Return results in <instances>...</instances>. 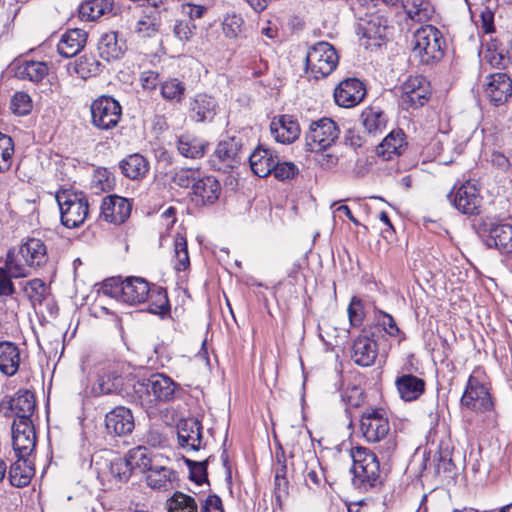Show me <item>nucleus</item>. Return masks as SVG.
I'll list each match as a JSON object with an SVG mask.
<instances>
[{
	"mask_svg": "<svg viewBox=\"0 0 512 512\" xmlns=\"http://www.w3.org/2000/svg\"><path fill=\"white\" fill-rule=\"evenodd\" d=\"M360 429L368 442L377 443L376 452L382 460L388 461L393 456L397 443L390 434V424L387 413L382 408H366L360 420Z\"/></svg>",
	"mask_w": 512,
	"mask_h": 512,
	"instance_id": "f257e3e1",
	"label": "nucleus"
},
{
	"mask_svg": "<svg viewBox=\"0 0 512 512\" xmlns=\"http://www.w3.org/2000/svg\"><path fill=\"white\" fill-rule=\"evenodd\" d=\"M460 404L462 408L482 416L487 426L496 425L497 414L489 388L475 374L469 376Z\"/></svg>",
	"mask_w": 512,
	"mask_h": 512,
	"instance_id": "f03ea898",
	"label": "nucleus"
},
{
	"mask_svg": "<svg viewBox=\"0 0 512 512\" xmlns=\"http://www.w3.org/2000/svg\"><path fill=\"white\" fill-rule=\"evenodd\" d=\"M101 290L104 295L134 305L148 299L151 284L142 277L130 276L123 279L121 276H115L105 279Z\"/></svg>",
	"mask_w": 512,
	"mask_h": 512,
	"instance_id": "7ed1b4c3",
	"label": "nucleus"
},
{
	"mask_svg": "<svg viewBox=\"0 0 512 512\" xmlns=\"http://www.w3.org/2000/svg\"><path fill=\"white\" fill-rule=\"evenodd\" d=\"M7 258L13 275L29 277L33 270L47 263V247L41 239L29 238L19 247L17 254L9 251Z\"/></svg>",
	"mask_w": 512,
	"mask_h": 512,
	"instance_id": "20e7f679",
	"label": "nucleus"
},
{
	"mask_svg": "<svg viewBox=\"0 0 512 512\" xmlns=\"http://www.w3.org/2000/svg\"><path fill=\"white\" fill-rule=\"evenodd\" d=\"M56 201L60 209L61 223L66 228H78L84 224L89 215V202L85 193L61 190L56 193Z\"/></svg>",
	"mask_w": 512,
	"mask_h": 512,
	"instance_id": "39448f33",
	"label": "nucleus"
},
{
	"mask_svg": "<svg viewBox=\"0 0 512 512\" xmlns=\"http://www.w3.org/2000/svg\"><path fill=\"white\" fill-rule=\"evenodd\" d=\"M379 454L375 451H369L364 447H356L352 450L353 483L360 489L367 490L380 483V463Z\"/></svg>",
	"mask_w": 512,
	"mask_h": 512,
	"instance_id": "423d86ee",
	"label": "nucleus"
},
{
	"mask_svg": "<svg viewBox=\"0 0 512 512\" xmlns=\"http://www.w3.org/2000/svg\"><path fill=\"white\" fill-rule=\"evenodd\" d=\"M444 44L442 33L435 26L425 25L414 33L412 52L422 64L429 65L442 59Z\"/></svg>",
	"mask_w": 512,
	"mask_h": 512,
	"instance_id": "0eeeda50",
	"label": "nucleus"
},
{
	"mask_svg": "<svg viewBox=\"0 0 512 512\" xmlns=\"http://www.w3.org/2000/svg\"><path fill=\"white\" fill-rule=\"evenodd\" d=\"M338 62L335 48L328 42H318L307 51L305 73L309 79H324L336 69Z\"/></svg>",
	"mask_w": 512,
	"mask_h": 512,
	"instance_id": "6e6552de",
	"label": "nucleus"
},
{
	"mask_svg": "<svg viewBox=\"0 0 512 512\" xmlns=\"http://www.w3.org/2000/svg\"><path fill=\"white\" fill-rule=\"evenodd\" d=\"M474 228L486 247L503 254L512 252V225L486 218L475 224Z\"/></svg>",
	"mask_w": 512,
	"mask_h": 512,
	"instance_id": "1a4fd4ad",
	"label": "nucleus"
},
{
	"mask_svg": "<svg viewBox=\"0 0 512 512\" xmlns=\"http://www.w3.org/2000/svg\"><path fill=\"white\" fill-rule=\"evenodd\" d=\"M178 388L170 377L155 373L148 378H143L137 382L136 393L140 398L146 396V401L150 406H155L159 402H169L175 398Z\"/></svg>",
	"mask_w": 512,
	"mask_h": 512,
	"instance_id": "9d476101",
	"label": "nucleus"
},
{
	"mask_svg": "<svg viewBox=\"0 0 512 512\" xmlns=\"http://www.w3.org/2000/svg\"><path fill=\"white\" fill-rule=\"evenodd\" d=\"M339 135L340 129L331 118L323 117L313 121L305 134L306 149L310 152L326 150L335 143Z\"/></svg>",
	"mask_w": 512,
	"mask_h": 512,
	"instance_id": "9b49d317",
	"label": "nucleus"
},
{
	"mask_svg": "<svg viewBox=\"0 0 512 512\" xmlns=\"http://www.w3.org/2000/svg\"><path fill=\"white\" fill-rule=\"evenodd\" d=\"M91 123L100 130H110L117 126L122 116V107L110 96L95 99L90 107Z\"/></svg>",
	"mask_w": 512,
	"mask_h": 512,
	"instance_id": "f8f14e48",
	"label": "nucleus"
},
{
	"mask_svg": "<svg viewBox=\"0 0 512 512\" xmlns=\"http://www.w3.org/2000/svg\"><path fill=\"white\" fill-rule=\"evenodd\" d=\"M450 203L462 214L477 215L480 213L482 196L476 184L467 181L454 187L447 195Z\"/></svg>",
	"mask_w": 512,
	"mask_h": 512,
	"instance_id": "ddd939ff",
	"label": "nucleus"
},
{
	"mask_svg": "<svg viewBox=\"0 0 512 512\" xmlns=\"http://www.w3.org/2000/svg\"><path fill=\"white\" fill-rule=\"evenodd\" d=\"M123 386L119 365L113 361H104L97 366V379L92 387L95 396L118 393Z\"/></svg>",
	"mask_w": 512,
	"mask_h": 512,
	"instance_id": "4468645a",
	"label": "nucleus"
},
{
	"mask_svg": "<svg viewBox=\"0 0 512 512\" xmlns=\"http://www.w3.org/2000/svg\"><path fill=\"white\" fill-rule=\"evenodd\" d=\"M483 92L494 106H501L512 97V79L505 72L491 73L484 77Z\"/></svg>",
	"mask_w": 512,
	"mask_h": 512,
	"instance_id": "2eb2a0df",
	"label": "nucleus"
},
{
	"mask_svg": "<svg viewBox=\"0 0 512 512\" xmlns=\"http://www.w3.org/2000/svg\"><path fill=\"white\" fill-rule=\"evenodd\" d=\"M400 89L402 104L407 109L422 107L431 95L430 83L421 75L409 76Z\"/></svg>",
	"mask_w": 512,
	"mask_h": 512,
	"instance_id": "dca6fc26",
	"label": "nucleus"
},
{
	"mask_svg": "<svg viewBox=\"0 0 512 512\" xmlns=\"http://www.w3.org/2000/svg\"><path fill=\"white\" fill-rule=\"evenodd\" d=\"M11 433L15 456L29 457L36 447V432L33 422L13 421Z\"/></svg>",
	"mask_w": 512,
	"mask_h": 512,
	"instance_id": "f3484780",
	"label": "nucleus"
},
{
	"mask_svg": "<svg viewBox=\"0 0 512 512\" xmlns=\"http://www.w3.org/2000/svg\"><path fill=\"white\" fill-rule=\"evenodd\" d=\"M214 156L219 161L218 170L226 172L237 167L243 157L242 140L237 137H229L220 141L215 149Z\"/></svg>",
	"mask_w": 512,
	"mask_h": 512,
	"instance_id": "a211bd4d",
	"label": "nucleus"
},
{
	"mask_svg": "<svg viewBox=\"0 0 512 512\" xmlns=\"http://www.w3.org/2000/svg\"><path fill=\"white\" fill-rule=\"evenodd\" d=\"M36 401L33 393L28 390L19 391L13 397L4 399L1 408L10 410L15 416L14 421L32 422L31 416L34 413Z\"/></svg>",
	"mask_w": 512,
	"mask_h": 512,
	"instance_id": "6ab92c4d",
	"label": "nucleus"
},
{
	"mask_svg": "<svg viewBox=\"0 0 512 512\" xmlns=\"http://www.w3.org/2000/svg\"><path fill=\"white\" fill-rule=\"evenodd\" d=\"M366 95L364 84L357 78H347L341 81L334 90L337 105L350 108L359 104Z\"/></svg>",
	"mask_w": 512,
	"mask_h": 512,
	"instance_id": "aec40b11",
	"label": "nucleus"
},
{
	"mask_svg": "<svg viewBox=\"0 0 512 512\" xmlns=\"http://www.w3.org/2000/svg\"><path fill=\"white\" fill-rule=\"evenodd\" d=\"M132 204L128 199L118 196H106L101 204L100 216L107 222L122 224L130 216Z\"/></svg>",
	"mask_w": 512,
	"mask_h": 512,
	"instance_id": "412c9836",
	"label": "nucleus"
},
{
	"mask_svg": "<svg viewBox=\"0 0 512 512\" xmlns=\"http://www.w3.org/2000/svg\"><path fill=\"white\" fill-rule=\"evenodd\" d=\"M134 427V416L131 410L124 406L115 407L105 416V428L110 435L126 436L132 433Z\"/></svg>",
	"mask_w": 512,
	"mask_h": 512,
	"instance_id": "4be33fe9",
	"label": "nucleus"
},
{
	"mask_svg": "<svg viewBox=\"0 0 512 512\" xmlns=\"http://www.w3.org/2000/svg\"><path fill=\"white\" fill-rule=\"evenodd\" d=\"M218 103L208 94H196L189 103V117L196 123L211 122L217 114Z\"/></svg>",
	"mask_w": 512,
	"mask_h": 512,
	"instance_id": "5701e85b",
	"label": "nucleus"
},
{
	"mask_svg": "<svg viewBox=\"0 0 512 512\" xmlns=\"http://www.w3.org/2000/svg\"><path fill=\"white\" fill-rule=\"evenodd\" d=\"M378 356L377 342L368 335L358 336L351 348V359L362 367H369L375 363Z\"/></svg>",
	"mask_w": 512,
	"mask_h": 512,
	"instance_id": "b1692460",
	"label": "nucleus"
},
{
	"mask_svg": "<svg viewBox=\"0 0 512 512\" xmlns=\"http://www.w3.org/2000/svg\"><path fill=\"white\" fill-rule=\"evenodd\" d=\"M178 443L182 448L198 451L202 447V425L199 420H182L177 426Z\"/></svg>",
	"mask_w": 512,
	"mask_h": 512,
	"instance_id": "393cba45",
	"label": "nucleus"
},
{
	"mask_svg": "<svg viewBox=\"0 0 512 512\" xmlns=\"http://www.w3.org/2000/svg\"><path fill=\"white\" fill-rule=\"evenodd\" d=\"M220 192L219 181L213 176H206L199 178L192 185V200L197 205H212L218 200Z\"/></svg>",
	"mask_w": 512,
	"mask_h": 512,
	"instance_id": "a878e982",
	"label": "nucleus"
},
{
	"mask_svg": "<svg viewBox=\"0 0 512 512\" xmlns=\"http://www.w3.org/2000/svg\"><path fill=\"white\" fill-rule=\"evenodd\" d=\"M270 131L274 139L282 144L292 143L301 132L298 122L290 115L274 118L270 124Z\"/></svg>",
	"mask_w": 512,
	"mask_h": 512,
	"instance_id": "bb28decb",
	"label": "nucleus"
},
{
	"mask_svg": "<svg viewBox=\"0 0 512 512\" xmlns=\"http://www.w3.org/2000/svg\"><path fill=\"white\" fill-rule=\"evenodd\" d=\"M408 147L406 135L401 129L392 130L376 147V153L384 160L401 156Z\"/></svg>",
	"mask_w": 512,
	"mask_h": 512,
	"instance_id": "cd10ccee",
	"label": "nucleus"
},
{
	"mask_svg": "<svg viewBox=\"0 0 512 512\" xmlns=\"http://www.w3.org/2000/svg\"><path fill=\"white\" fill-rule=\"evenodd\" d=\"M127 49L126 40L118 32L103 34L98 42V52L106 61L118 60Z\"/></svg>",
	"mask_w": 512,
	"mask_h": 512,
	"instance_id": "c85d7f7f",
	"label": "nucleus"
},
{
	"mask_svg": "<svg viewBox=\"0 0 512 512\" xmlns=\"http://www.w3.org/2000/svg\"><path fill=\"white\" fill-rule=\"evenodd\" d=\"M278 159L274 150L258 146L249 156V163L253 173L259 177H267L275 169Z\"/></svg>",
	"mask_w": 512,
	"mask_h": 512,
	"instance_id": "c756f323",
	"label": "nucleus"
},
{
	"mask_svg": "<svg viewBox=\"0 0 512 512\" xmlns=\"http://www.w3.org/2000/svg\"><path fill=\"white\" fill-rule=\"evenodd\" d=\"M87 41V33L83 29H71L62 34L58 44V53L70 58L77 55L85 46Z\"/></svg>",
	"mask_w": 512,
	"mask_h": 512,
	"instance_id": "7c9ffc66",
	"label": "nucleus"
},
{
	"mask_svg": "<svg viewBox=\"0 0 512 512\" xmlns=\"http://www.w3.org/2000/svg\"><path fill=\"white\" fill-rule=\"evenodd\" d=\"M16 457L17 460L11 464L8 471V479L12 486L23 488L29 485L35 470L29 457Z\"/></svg>",
	"mask_w": 512,
	"mask_h": 512,
	"instance_id": "2f4dec72",
	"label": "nucleus"
},
{
	"mask_svg": "<svg viewBox=\"0 0 512 512\" xmlns=\"http://www.w3.org/2000/svg\"><path fill=\"white\" fill-rule=\"evenodd\" d=\"M395 385L401 399L404 401H414L425 391V381L412 374L398 376Z\"/></svg>",
	"mask_w": 512,
	"mask_h": 512,
	"instance_id": "473e14b6",
	"label": "nucleus"
},
{
	"mask_svg": "<svg viewBox=\"0 0 512 512\" xmlns=\"http://www.w3.org/2000/svg\"><path fill=\"white\" fill-rule=\"evenodd\" d=\"M20 365V350L18 346L9 341L0 342V371L13 376L18 371Z\"/></svg>",
	"mask_w": 512,
	"mask_h": 512,
	"instance_id": "72a5a7b5",
	"label": "nucleus"
},
{
	"mask_svg": "<svg viewBox=\"0 0 512 512\" xmlns=\"http://www.w3.org/2000/svg\"><path fill=\"white\" fill-rule=\"evenodd\" d=\"M360 120L364 129L371 135L381 133L388 122L387 115L378 106L365 108L361 113Z\"/></svg>",
	"mask_w": 512,
	"mask_h": 512,
	"instance_id": "f704fd0d",
	"label": "nucleus"
},
{
	"mask_svg": "<svg viewBox=\"0 0 512 512\" xmlns=\"http://www.w3.org/2000/svg\"><path fill=\"white\" fill-rule=\"evenodd\" d=\"M101 66L95 55L83 54L75 61L68 63L67 69L70 74L74 73L82 79H88L99 74Z\"/></svg>",
	"mask_w": 512,
	"mask_h": 512,
	"instance_id": "c9c22d12",
	"label": "nucleus"
},
{
	"mask_svg": "<svg viewBox=\"0 0 512 512\" xmlns=\"http://www.w3.org/2000/svg\"><path fill=\"white\" fill-rule=\"evenodd\" d=\"M207 148V143L190 134L180 135L177 139L178 152L191 159H197L204 156Z\"/></svg>",
	"mask_w": 512,
	"mask_h": 512,
	"instance_id": "e433bc0d",
	"label": "nucleus"
},
{
	"mask_svg": "<svg viewBox=\"0 0 512 512\" xmlns=\"http://www.w3.org/2000/svg\"><path fill=\"white\" fill-rule=\"evenodd\" d=\"M114 0H88L83 2L79 8L81 19L94 21L103 15L112 14Z\"/></svg>",
	"mask_w": 512,
	"mask_h": 512,
	"instance_id": "4c0bfd02",
	"label": "nucleus"
},
{
	"mask_svg": "<svg viewBox=\"0 0 512 512\" xmlns=\"http://www.w3.org/2000/svg\"><path fill=\"white\" fill-rule=\"evenodd\" d=\"M365 38L381 40L387 36L388 20L380 15L372 14L359 25Z\"/></svg>",
	"mask_w": 512,
	"mask_h": 512,
	"instance_id": "58836bf2",
	"label": "nucleus"
},
{
	"mask_svg": "<svg viewBox=\"0 0 512 512\" xmlns=\"http://www.w3.org/2000/svg\"><path fill=\"white\" fill-rule=\"evenodd\" d=\"M122 173L129 179L143 178L149 170L148 161L140 154H132L121 161Z\"/></svg>",
	"mask_w": 512,
	"mask_h": 512,
	"instance_id": "ea45409f",
	"label": "nucleus"
},
{
	"mask_svg": "<svg viewBox=\"0 0 512 512\" xmlns=\"http://www.w3.org/2000/svg\"><path fill=\"white\" fill-rule=\"evenodd\" d=\"M49 68L45 62L24 61L16 69V76L22 80L34 83L40 82L47 74Z\"/></svg>",
	"mask_w": 512,
	"mask_h": 512,
	"instance_id": "a19ab883",
	"label": "nucleus"
},
{
	"mask_svg": "<svg viewBox=\"0 0 512 512\" xmlns=\"http://www.w3.org/2000/svg\"><path fill=\"white\" fill-rule=\"evenodd\" d=\"M178 474L174 470H162L160 474H147V485L158 491H169L178 486Z\"/></svg>",
	"mask_w": 512,
	"mask_h": 512,
	"instance_id": "79ce46f5",
	"label": "nucleus"
},
{
	"mask_svg": "<svg viewBox=\"0 0 512 512\" xmlns=\"http://www.w3.org/2000/svg\"><path fill=\"white\" fill-rule=\"evenodd\" d=\"M147 300L149 301L148 311L150 313L162 317L169 313L170 303L164 288L151 284V292Z\"/></svg>",
	"mask_w": 512,
	"mask_h": 512,
	"instance_id": "37998d69",
	"label": "nucleus"
},
{
	"mask_svg": "<svg viewBox=\"0 0 512 512\" xmlns=\"http://www.w3.org/2000/svg\"><path fill=\"white\" fill-rule=\"evenodd\" d=\"M165 506L167 512H198V505L195 499L180 491H175L166 500Z\"/></svg>",
	"mask_w": 512,
	"mask_h": 512,
	"instance_id": "c03bdc74",
	"label": "nucleus"
},
{
	"mask_svg": "<svg viewBox=\"0 0 512 512\" xmlns=\"http://www.w3.org/2000/svg\"><path fill=\"white\" fill-rule=\"evenodd\" d=\"M161 23L157 12L142 15L135 25V33L140 38L154 37L160 29Z\"/></svg>",
	"mask_w": 512,
	"mask_h": 512,
	"instance_id": "a18cd8bd",
	"label": "nucleus"
},
{
	"mask_svg": "<svg viewBox=\"0 0 512 512\" xmlns=\"http://www.w3.org/2000/svg\"><path fill=\"white\" fill-rule=\"evenodd\" d=\"M107 467L109 475L116 481L122 483L127 482L133 473V468L128 460L127 455L124 457H116L112 459L107 464Z\"/></svg>",
	"mask_w": 512,
	"mask_h": 512,
	"instance_id": "49530a36",
	"label": "nucleus"
},
{
	"mask_svg": "<svg viewBox=\"0 0 512 512\" xmlns=\"http://www.w3.org/2000/svg\"><path fill=\"white\" fill-rule=\"evenodd\" d=\"M22 290L34 306L41 304L48 294V287L40 279L25 282L22 286Z\"/></svg>",
	"mask_w": 512,
	"mask_h": 512,
	"instance_id": "de8ad7c7",
	"label": "nucleus"
},
{
	"mask_svg": "<svg viewBox=\"0 0 512 512\" xmlns=\"http://www.w3.org/2000/svg\"><path fill=\"white\" fill-rule=\"evenodd\" d=\"M174 253V268L177 271H185L190 266V259L186 238L179 233L174 239Z\"/></svg>",
	"mask_w": 512,
	"mask_h": 512,
	"instance_id": "09e8293b",
	"label": "nucleus"
},
{
	"mask_svg": "<svg viewBox=\"0 0 512 512\" xmlns=\"http://www.w3.org/2000/svg\"><path fill=\"white\" fill-rule=\"evenodd\" d=\"M186 91L184 83L176 78L169 79L161 85V95L167 101L180 103Z\"/></svg>",
	"mask_w": 512,
	"mask_h": 512,
	"instance_id": "8fccbe9b",
	"label": "nucleus"
},
{
	"mask_svg": "<svg viewBox=\"0 0 512 512\" xmlns=\"http://www.w3.org/2000/svg\"><path fill=\"white\" fill-rule=\"evenodd\" d=\"M128 460L131 463L133 471L139 469L141 472L146 473L153 455H150L145 447L139 446L131 449L127 454Z\"/></svg>",
	"mask_w": 512,
	"mask_h": 512,
	"instance_id": "3c124183",
	"label": "nucleus"
},
{
	"mask_svg": "<svg viewBox=\"0 0 512 512\" xmlns=\"http://www.w3.org/2000/svg\"><path fill=\"white\" fill-rule=\"evenodd\" d=\"M14 143L10 136L0 132V173L10 169Z\"/></svg>",
	"mask_w": 512,
	"mask_h": 512,
	"instance_id": "603ef678",
	"label": "nucleus"
},
{
	"mask_svg": "<svg viewBox=\"0 0 512 512\" xmlns=\"http://www.w3.org/2000/svg\"><path fill=\"white\" fill-rule=\"evenodd\" d=\"M244 20L238 14H227L222 22V30L227 38H237L243 30Z\"/></svg>",
	"mask_w": 512,
	"mask_h": 512,
	"instance_id": "864d4df0",
	"label": "nucleus"
},
{
	"mask_svg": "<svg viewBox=\"0 0 512 512\" xmlns=\"http://www.w3.org/2000/svg\"><path fill=\"white\" fill-rule=\"evenodd\" d=\"M12 278H24L23 276H16L10 272L9 259L6 257L5 266L0 267V297L12 296L15 292V286Z\"/></svg>",
	"mask_w": 512,
	"mask_h": 512,
	"instance_id": "5fc2aeb1",
	"label": "nucleus"
},
{
	"mask_svg": "<svg viewBox=\"0 0 512 512\" xmlns=\"http://www.w3.org/2000/svg\"><path fill=\"white\" fill-rule=\"evenodd\" d=\"M405 7L409 18L417 22L427 20L431 13L429 3L423 0H420L419 3L417 0H413L411 5L407 4Z\"/></svg>",
	"mask_w": 512,
	"mask_h": 512,
	"instance_id": "6e6d98bb",
	"label": "nucleus"
},
{
	"mask_svg": "<svg viewBox=\"0 0 512 512\" xmlns=\"http://www.w3.org/2000/svg\"><path fill=\"white\" fill-rule=\"evenodd\" d=\"M272 173L274 177L280 181L293 179L298 173V167L292 162H280L279 158L275 163V169Z\"/></svg>",
	"mask_w": 512,
	"mask_h": 512,
	"instance_id": "4d7b16f0",
	"label": "nucleus"
},
{
	"mask_svg": "<svg viewBox=\"0 0 512 512\" xmlns=\"http://www.w3.org/2000/svg\"><path fill=\"white\" fill-rule=\"evenodd\" d=\"M348 317L352 326L358 327L363 323L364 305L361 299L353 297L348 307Z\"/></svg>",
	"mask_w": 512,
	"mask_h": 512,
	"instance_id": "13d9d810",
	"label": "nucleus"
},
{
	"mask_svg": "<svg viewBox=\"0 0 512 512\" xmlns=\"http://www.w3.org/2000/svg\"><path fill=\"white\" fill-rule=\"evenodd\" d=\"M11 108L17 115H27L32 108L29 95L24 92H17L11 100Z\"/></svg>",
	"mask_w": 512,
	"mask_h": 512,
	"instance_id": "bf43d9fd",
	"label": "nucleus"
},
{
	"mask_svg": "<svg viewBox=\"0 0 512 512\" xmlns=\"http://www.w3.org/2000/svg\"><path fill=\"white\" fill-rule=\"evenodd\" d=\"M186 464L190 471V479L197 484L207 481V461L196 462L186 459Z\"/></svg>",
	"mask_w": 512,
	"mask_h": 512,
	"instance_id": "052dcab7",
	"label": "nucleus"
},
{
	"mask_svg": "<svg viewBox=\"0 0 512 512\" xmlns=\"http://www.w3.org/2000/svg\"><path fill=\"white\" fill-rule=\"evenodd\" d=\"M198 171L192 169H180L175 172L172 182L182 188L192 186L198 179Z\"/></svg>",
	"mask_w": 512,
	"mask_h": 512,
	"instance_id": "680f3d73",
	"label": "nucleus"
},
{
	"mask_svg": "<svg viewBox=\"0 0 512 512\" xmlns=\"http://www.w3.org/2000/svg\"><path fill=\"white\" fill-rule=\"evenodd\" d=\"M196 26L191 20H178L174 25V34L181 41H189L194 35Z\"/></svg>",
	"mask_w": 512,
	"mask_h": 512,
	"instance_id": "e2e57ef3",
	"label": "nucleus"
},
{
	"mask_svg": "<svg viewBox=\"0 0 512 512\" xmlns=\"http://www.w3.org/2000/svg\"><path fill=\"white\" fill-rule=\"evenodd\" d=\"M310 461L311 467L306 466L303 472L304 480L309 488H312L313 486L318 487L321 484L323 474L321 471H317L315 469V465L318 464V461L314 456H311Z\"/></svg>",
	"mask_w": 512,
	"mask_h": 512,
	"instance_id": "0e129e2a",
	"label": "nucleus"
},
{
	"mask_svg": "<svg viewBox=\"0 0 512 512\" xmlns=\"http://www.w3.org/2000/svg\"><path fill=\"white\" fill-rule=\"evenodd\" d=\"M488 5L485 7V9L481 12V20H482V28L486 33H490L493 31V20H494V13L492 9L496 7V1L493 0H487Z\"/></svg>",
	"mask_w": 512,
	"mask_h": 512,
	"instance_id": "69168bd1",
	"label": "nucleus"
},
{
	"mask_svg": "<svg viewBox=\"0 0 512 512\" xmlns=\"http://www.w3.org/2000/svg\"><path fill=\"white\" fill-rule=\"evenodd\" d=\"M484 59L494 68H505L509 62L505 55L496 50H487Z\"/></svg>",
	"mask_w": 512,
	"mask_h": 512,
	"instance_id": "338daca9",
	"label": "nucleus"
},
{
	"mask_svg": "<svg viewBox=\"0 0 512 512\" xmlns=\"http://www.w3.org/2000/svg\"><path fill=\"white\" fill-rule=\"evenodd\" d=\"M378 322L390 336H397L400 333V329L390 314L381 312Z\"/></svg>",
	"mask_w": 512,
	"mask_h": 512,
	"instance_id": "774afa93",
	"label": "nucleus"
}]
</instances>
